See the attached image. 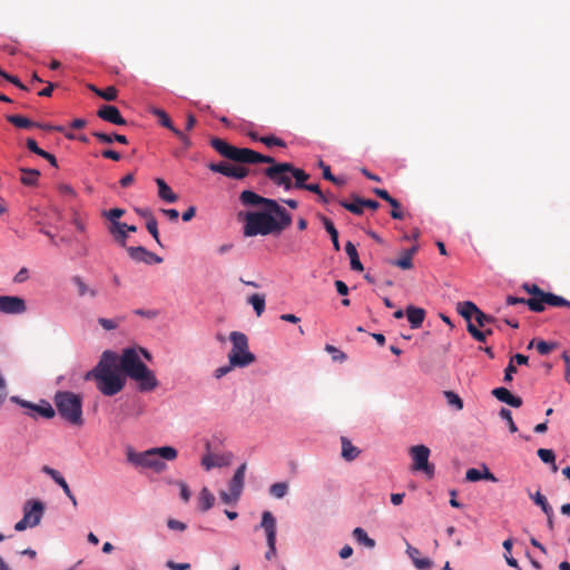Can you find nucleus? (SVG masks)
I'll return each mask as SVG.
<instances>
[{
  "mask_svg": "<svg viewBox=\"0 0 570 570\" xmlns=\"http://www.w3.org/2000/svg\"><path fill=\"white\" fill-rule=\"evenodd\" d=\"M127 460L131 464L141 468L151 469L156 473H160L166 469V463L161 461L176 460L178 452L173 446L151 448L144 452H136L131 448L127 449Z\"/></svg>",
  "mask_w": 570,
  "mask_h": 570,
  "instance_id": "obj_3",
  "label": "nucleus"
},
{
  "mask_svg": "<svg viewBox=\"0 0 570 570\" xmlns=\"http://www.w3.org/2000/svg\"><path fill=\"white\" fill-rule=\"evenodd\" d=\"M127 253L131 259L138 263H145L148 265L159 264L163 262V258L151 252H149L144 246H130L127 248Z\"/></svg>",
  "mask_w": 570,
  "mask_h": 570,
  "instance_id": "obj_16",
  "label": "nucleus"
},
{
  "mask_svg": "<svg viewBox=\"0 0 570 570\" xmlns=\"http://www.w3.org/2000/svg\"><path fill=\"white\" fill-rule=\"evenodd\" d=\"M72 282L78 287V294L80 296L90 295L91 297H95L97 295V291L89 288L80 276H75Z\"/></svg>",
  "mask_w": 570,
  "mask_h": 570,
  "instance_id": "obj_39",
  "label": "nucleus"
},
{
  "mask_svg": "<svg viewBox=\"0 0 570 570\" xmlns=\"http://www.w3.org/2000/svg\"><path fill=\"white\" fill-rule=\"evenodd\" d=\"M155 181L158 186V196L163 200L167 203H175L178 199V196L171 190L164 179L156 178Z\"/></svg>",
  "mask_w": 570,
  "mask_h": 570,
  "instance_id": "obj_24",
  "label": "nucleus"
},
{
  "mask_svg": "<svg viewBox=\"0 0 570 570\" xmlns=\"http://www.w3.org/2000/svg\"><path fill=\"white\" fill-rule=\"evenodd\" d=\"M131 380L138 383V389L141 392H149L155 390L158 386V380L156 379L154 372L145 365L137 373L131 375Z\"/></svg>",
  "mask_w": 570,
  "mask_h": 570,
  "instance_id": "obj_14",
  "label": "nucleus"
},
{
  "mask_svg": "<svg viewBox=\"0 0 570 570\" xmlns=\"http://www.w3.org/2000/svg\"><path fill=\"white\" fill-rule=\"evenodd\" d=\"M41 471H42L43 473H46L47 475H49V476H50V478H51L56 483H57L58 481H60V480L63 478V476L59 473V471H57V470H55V469H52V468H50V466H48V465H43V466L41 468Z\"/></svg>",
  "mask_w": 570,
  "mask_h": 570,
  "instance_id": "obj_54",
  "label": "nucleus"
},
{
  "mask_svg": "<svg viewBox=\"0 0 570 570\" xmlns=\"http://www.w3.org/2000/svg\"><path fill=\"white\" fill-rule=\"evenodd\" d=\"M248 304H250L257 316H261L265 311V295L264 294H253L247 299Z\"/></svg>",
  "mask_w": 570,
  "mask_h": 570,
  "instance_id": "obj_34",
  "label": "nucleus"
},
{
  "mask_svg": "<svg viewBox=\"0 0 570 570\" xmlns=\"http://www.w3.org/2000/svg\"><path fill=\"white\" fill-rule=\"evenodd\" d=\"M234 367H238V365H232L229 363V365H225V366H220V367H217L214 372V376L219 380L222 379L223 376H225L226 374H228Z\"/></svg>",
  "mask_w": 570,
  "mask_h": 570,
  "instance_id": "obj_55",
  "label": "nucleus"
},
{
  "mask_svg": "<svg viewBox=\"0 0 570 570\" xmlns=\"http://www.w3.org/2000/svg\"><path fill=\"white\" fill-rule=\"evenodd\" d=\"M27 311L26 301L19 296L0 295V312L22 314Z\"/></svg>",
  "mask_w": 570,
  "mask_h": 570,
  "instance_id": "obj_15",
  "label": "nucleus"
},
{
  "mask_svg": "<svg viewBox=\"0 0 570 570\" xmlns=\"http://www.w3.org/2000/svg\"><path fill=\"white\" fill-rule=\"evenodd\" d=\"M246 468V463L240 464L229 482V491L234 494V498H239L243 492Z\"/></svg>",
  "mask_w": 570,
  "mask_h": 570,
  "instance_id": "obj_20",
  "label": "nucleus"
},
{
  "mask_svg": "<svg viewBox=\"0 0 570 570\" xmlns=\"http://www.w3.org/2000/svg\"><path fill=\"white\" fill-rule=\"evenodd\" d=\"M26 146L30 151L35 153L38 156L42 155L43 153V149L39 148L36 140L32 138L27 139Z\"/></svg>",
  "mask_w": 570,
  "mask_h": 570,
  "instance_id": "obj_60",
  "label": "nucleus"
},
{
  "mask_svg": "<svg viewBox=\"0 0 570 570\" xmlns=\"http://www.w3.org/2000/svg\"><path fill=\"white\" fill-rule=\"evenodd\" d=\"M325 351L332 354L333 361L344 362L347 358L344 352L333 345L327 344Z\"/></svg>",
  "mask_w": 570,
  "mask_h": 570,
  "instance_id": "obj_49",
  "label": "nucleus"
},
{
  "mask_svg": "<svg viewBox=\"0 0 570 570\" xmlns=\"http://www.w3.org/2000/svg\"><path fill=\"white\" fill-rule=\"evenodd\" d=\"M43 503L39 500L27 501L23 507V518L30 524V528L38 525L43 514Z\"/></svg>",
  "mask_w": 570,
  "mask_h": 570,
  "instance_id": "obj_17",
  "label": "nucleus"
},
{
  "mask_svg": "<svg viewBox=\"0 0 570 570\" xmlns=\"http://www.w3.org/2000/svg\"><path fill=\"white\" fill-rule=\"evenodd\" d=\"M522 288L531 295V297L527 299V306L532 312H543L546 305L570 308V301L553 293L543 292L537 284L524 283Z\"/></svg>",
  "mask_w": 570,
  "mask_h": 570,
  "instance_id": "obj_5",
  "label": "nucleus"
},
{
  "mask_svg": "<svg viewBox=\"0 0 570 570\" xmlns=\"http://www.w3.org/2000/svg\"><path fill=\"white\" fill-rule=\"evenodd\" d=\"M92 136L102 144H111L114 141V135H108L101 131H94Z\"/></svg>",
  "mask_w": 570,
  "mask_h": 570,
  "instance_id": "obj_58",
  "label": "nucleus"
},
{
  "mask_svg": "<svg viewBox=\"0 0 570 570\" xmlns=\"http://www.w3.org/2000/svg\"><path fill=\"white\" fill-rule=\"evenodd\" d=\"M291 170V163H279L267 167L264 174L275 185L283 186L286 190H289L293 187Z\"/></svg>",
  "mask_w": 570,
  "mask_h": 570,
  "instance_id": "obj_8",
  "label": "nucleus"
},
{
  "mask_svg": "<svg viewBox=\"0 0 570 570\" xmlns=\"http://www.w3.org/2000/svg\"><path fill=\"white\" fill-rule=\"evenodd\" d=\"M321 220H322V224H323L325 230L331 236L334 249L335 250H340L338 232L335 228L333 222L330 218L325 217V216H322Z\"/></svg>",
  "mask_w": 570,
  "mask_h": 570,
  "instance_id": "obj_28",
  "label": "nucleus"
},
{
  "mask_svg": "<svg viewBox=\"0 0 570 570\" xmlns=\"http://www.w3.org/2000/svg\"><path fill=\"white\" fill-rule=\"evenodd\" d=\"M88 88L95 92L98 97L107 100V101H114L117 98V89L114 86H109L105 89H99L94 85H89Z\"/></svg>",
  "mask_w": 570,
  "mask_h": 570,
  "instance_id": "obj_29",
  "label": "nucleus"
},
{
  "mask_svg": "<svg viewBox=\"0 0 570 570\" xmlns=\"http://www.w3.org/2000/svg\"><path fill=\"white\" fill-rule=\"evenodd\" d=\"M391 265L400 267L401 269H411L413 267L412 258L402 252L401 257L390 262Z\"/></svg>",
  "mask_w": 570,
  "mask_h": 570,
  "instance_id": "obj_42",
  "label": "nucleus"
},
{
  "mask_svg": "<svg viewBox=\"0 0 570 570\" xmlns=\"http://www.w3.org/2000/svg\"><path fill=\"white\" fill-rule=\"evenodd\" d=\"M153 114L158 118L160 125L169 129L171 132L177 129L165 110L155 108Z\"/></svg>",
  "mask_w": 570,
  "mask_h": 570,
  "instance_id": "obj_37",
  "label": "nucleus"
},
{
  "mask_svg": "<svg viewBox=\"0 0 570 570\" xmlns=\"http://www.w3.org/2000/svg\"><path fill=\"white\" fill-rule=\"evenodd\" d=\"M413 460L412 469L424 472L429 478L434 475V465L429 463L430 449L423 444L413 445L409 450Z\"/></svg>",
  "mask_w": 570,
  "mask_h": 570,
  "instance_id": "obj_9",
  "label": "nucleus"
},
{
  "mask_svg": "<svg viewBox=\"0 0 570 570\" xmlns=\"http://www.w3.org/2000/svg\"><path fill=\"white\" fill-rule=\"evenodd\" d=\"M493 396H495L499 401L504 402L513 407H520L522 405V399L520 396L513 395L505 387H497L492 391Z\"/></svg>",
  "mask_w": 570,
  "mask_h": 570,
  "instance_id": "obj_21",
  "label": "nucleus"
},
{
  "mask_svg": "<svg viewBox=\"0 0 570 570\" xmlns=\"http://www.w3.org/2000/svg\"><path fill=\"white\" fill-rule=\"evenodd\" d=\"M213 173L222 174L229 178L243 179L249 174V169L244 166H235L227 163H210L207 165Z\"/></svg>",
  "mask_w": 570,
  "mask_h": 570,
  "instance_id": "obj_13",
  "label": "nucleus"
},
{
  "mask_svg": "<svg viewBox=\"0 0 570 570\" xmlns=\"http://www.w3.org/2000/svg\"><path fill=\"white\" fill-rule=\"evenodd\" d=\"M288 484L286 482H277L271 485L269 493L276 499H282L287 494Z\"/></svg>",
  "mask_w": 570,
  "mask_h": 570,
  "instance_id": "obj_40",
  "label": "nucleus"
},
{
  "mask_svg": "<svg viewBox=\"0 0 570 570\" xmlns=\"http://www.w3.org/2000/svg\"><path fill=\"white\" fill-rule=\"evenodd\" d=\"M261 527L264 529L268 550L265 553L267 560H272L276 557V519L269 511H264L262 514Z\"/></svg>",
  "mask_w": 570,
  "mask_h": 570,
  "instance_id": "obj_11",
  "label": "nucleus"
},
{
  "mask_svg": "<svg viewBox=\"0 0 570 570\" xmlns=\"http://www.w3.org/2000/svg\"><path fill=\"white\" fill-rule=\"evenodd\" d=\"M345 252L350 258L351 268L356 272H362L364 267L360 261L357 249L352 242L345 244Z\"/></svg>",
  "mask_w": 570,
  "mask_h": 570,
  "instance_id": "obj_25",
  "label": "nucleus"
},
{
  "mask_svg": "<svg viewBox=\"0 0 570 570\" xmlns=\"http://www.w3.org/2000/svg\"><path fill=\"white\" fill-rule=\"evenodd\" d=\"M481 473L482 472L478 469H469L465 473V479L470 482H476L479 480H482Z\"/></svg>",
  "mask_w": 570,
  "mask_h": 570,
  "instance_id": "obj_56",
  "label": "nucleus"
},
{
  "mask_svg": "<svg viewBox=\"0 0 570 570\" xmlns=\"http://www.w3.org/2000/svg\"><path fill=\"white\" fill-rule=\"evenodd\" d=\"M341 443H342V458L344 460L353 461L360 455L361 451L356 446H354L347 438L342 436Z\"/></svg>",
  "mask_w": 570,
  "mask_h": 570,
  "instance_id": "obj_27",
  "label": "nucleus"
},
{
  "mask_svg": "<svg viewBox=\"0 0 570 570\" xmlns=\"http://www.w3.org/2000/svg\"><path fill=\"white\" fill-rule=\"evenodd\" d=\"M146 228L150 233V235L154 237V239L157 242V244L159 246H163L160 238H159L158 224H157L156 218L147 220Z\"/></svg>",
  "mask_w": 570,
  "mask_h": 570,
  "instance_id": "obj_47",
  "label": "nucleus"
},
{
  "mask_svg": "<svg viewBox=\"0 0 570 570\" xmlns=\"http://www.w3.org/2000/svg\"><path fill=\"white\" fill-rule=\"evenodd\" d=\"M556 344L553 343H548L546 341H539L537 342L535 344V347H537V351L539 354L541 355H547L549 354L553 348H554Z\"/></svg>",
  "mask_w": 570,
  "mask_h": 570,
  "instance_id": "obj_51",
  "label": "nucleus"
},
{
  "mask_svg": "<svg viewBox=\"0 0 570 570\" xmlns=\"http://www.w3.org/2000/svg\"><path fill=\"white\" fill-rule=\"evenodd\" d=\"M244 220V235L246 237L279 234L292 224L291 215L282 206H279V212L267 209L248 212L245 214Z\"/></svg>",
  "mask_w": 570,
  "mask_h": 570,
  "instance_id": "obj_2",
  "label": "nucleus"
},
{
  "mask_svg": "<svg viewBox=\"0 0 570 570\" xmlns=\"http://www.w3.org/2000/svg\"><path fill=\"white\" fill-rule=\"evenodd\" d=\"M178 485L180 488V497L184 500V502H188L190 499V491L187 487V484L183 481L178 482Z\"/></svg>",
  "mask_w": 570,
  "mask_h": 570,
  "instance_id": "obj_62",
  "label": "nucleus"
},
{
  "mask_svg": "<svg viewBox=\"0 0 570 570\" xmlns=\"http://www.w3.org/2000/svg\"><path fill=\"white\" fill-rule=\"evenodd\" d=\"M124 317H117V318H105L100 317L98 318V323L101 325V327L106 331L115 330L119 326V324L124 321Z\"/></svg>",
  "mask_w": 570,
  "mask_h": 570,
  "instance_id": "obj_43",
  "label": "nucleus"
},
{
  "mask_svg": "<svg viewBox=\"0 0 570 570\" xmlns=\"http://www.w3.org/2000/svg\"><path fill=\"white\" fill-rule=\"evenodd\" d=\"M233 348L228 354V361L232 365H238V367H245L254 363L256 357L248 351V338L242 332H232L229 334Z\"/></svg>",
  "mask_w": 570,
  "mask_h": 570,
  "instance_id": "obj_7",
  "label": "nucleus"
},
{
  "mask_svg": "<svg viewBox=\"0 0 570 570\" xmlns=\"http://www.w3.org/2000/svg\"><path fill=\"white\" fill-rule=\"evenodd\" d=\"M353 202L347 200H340V205L345 208L346 210L355 214V215H362L363 214V204H360V202H363V198L353 195L352 196Z\"/></svg>",
  "mask_w": 570,
  "mask_h": 570,
  "instance_id": "obj_30",
  "label": "nucleus"
},
{
  "mask_svg": "<svg viewBox=\"0 0 570 570\" xmlns=\"http://www.w3.org/2000/svg\"><path fill=\"white\" fill-rule=\"evenodd\" d=\"M406 553L419 570H430L432 568V560L429 558H421V552L417 548L407 544Z\"/></svg>",
  "mask_w": 570,
  "mask_h": 570,
  "instance_id": "obj_22",
  "label": "nucleus"
},
{
  "mask_svg": "<svg viewBox=\"0 0 570 570\" xmlns=\"http://www.w3.org/2000/svg\"><path fill=\"white\" fill-rule=\"evenodd\" d=\"M538 456L541 459L542 462L551 464L552 471L556 472L558 470V466L556 465V454L550 449H539L538 450Z\"/></svg>",
  "mask_w": 570,
  "mask_h": 570,
  "instance_id": "obj_38",
  "label": "nucleus"
},
{
  "mask_svg": "<svg viewBox=\"0 0 570 570\" xmlns=\"http://www.w3.org/2000/svg\"><path fill=\"white\" fill-rule=\"evenodd\" d=\"M478 307L474 303L472 302H461L458 304V312L460 313V315H462L468 322L471 321L472 317H474V315L476 314L478 312Z\"/></svg>",
  "mask_w": 570,
  "mask_h": 570,
  "instance_id": "obj_32",
  "label": "nucleus"
},
{
  "mask_svg": "<svg viewBox=\"0 0 570 570\" xmlns=\"http://www.w3.org/2000/svg\"><path fill=\"white\" fill-rule=\"evenodd\" d=\"M474 318L478 325L481 327L485 326V324L494 322V318L492 316L484 314L481 309H478L476 314L474 315Z\"/></svg>",
  "mask_w": 570,
  "mask_h": 570,
  "instance_id": "obj_50",
  "label": "nucleus"
},
{
  "mask_svg": "<svg viewBox=\"0 0 570 570\" xmlns=\"http://www.w3.org/2000/svg\"><path fill=\"white\" fill-rule=\"evenodd\" d=\"M291 176L295 179V184L293 186L299 189H304V186L307 185L306 180L309 178L308 174H306L303 169L294 167L293 165Z\"/></svg>",
  "mask_w": 570,
  "mask_h": 570,
  "instance_id": "obj_35",
  "label": "nucleus"
},
{
  "mask_svg": "<svg viewBox=\"0 0 570 570\" xmlns=\"http://www.w3.org/2000/svg\"><path fill=\"white\" fill-rule=\"evenodd\" d=\"M517 373V365L512 364V362H509L508 366L504 370V377L503 381L505 383H511L513 380V374Z\"/></svg>",
  "mask_w": 570,
  "mask_h": 570,
  "instance_id": "obj_53",
  "label": "nucleus"
},
{
  "mask_svg": "<svg viewBox=\"0 0 570 570\" xmlns=\"http://www.w3.org/2000/svg\"><path fill=\"white\" fill-rule=\"evenodd\" d=\"M11 402L20 405L21 407L28 409L31 412H28L27 414L33 419H36L38 415L43 419H52L56 415V411L52 407V405L46 401L40 400L39 403H32L26 400L20 399L19 396H11Z\"/></svg>",
  "mask_w": 570,
  "mask_h": 570,
  "instance_id": "obj_10",
  "label": "nucleus"
},
{
  "mask_svg": "<svg viewBox=\"0 0 570 570\" xmlns=\"http://www.w3.org/2000/svg\"><path fill=\"white\" fill-rule=\"evenodd\" d=\"M7 120L10 124H12L13 126H16L18 128H23V129H28V128H31V127H35V126H39L38 122H33L30 119H28V118H26L23 116H20V115L7 116Z\"/></svg>",
  "mask_w": 570,
  "mask_h": 570,
  "instance_id": "obj_33",
  "label": "nucleus"
},
{
  "mask_svg": "<svg viewBox=\"0 0 570 570\" xmlns=\"http://www.w3.org/2000/svg\"><path fill=\"white\" fill-rule=\"evenodd\" d=\"M353 535L358 543L371 549L375 547V541L367 535L364 529L355 528Z\"/></svg>",
  "mask_w": 570,
  "mask_h": 570,
  "instance_id": "obj_36",
  "label": "nucleus"
},
{
  "mask_svg": "<svg viewBox=\"0 0 570 570\" xmlns=\"http://www.w3.org/2000/svg\"><path fill=\"white\" fill-rule=\"evenodd\" d=\"M500 417L505 420L508 425H509V430L511 433H515L518 431V428L512 419V413L510 410L505 409V407H502L500 410V413H499Z\"/></svg>",
  "mask_w": 570,
  "mask_h": 570,
  "instance_id": "obj_46",
  "label": "nucleus"
},
{
  "mask_svg": "<svg viewBox=\"0 0 570 570\" xmlns=\"http://www.w3.org/2000/svg\"><path fill=\"white\" fill-rule=\"evenodd\" d=\"M21 177L20 181L24 186H37L40 177V171L33 168H20Z\"/></svg>",
  "mask_w": 570,
  "mask_h": 570,
  "instance_id": "obj_26",
  "label": "nucleus"
},
{
  "mask_svg": "<svg viewBox=\"0 0 570 570\" xmlns=\"http://www.w3.org/2000/svg\"><path fill=\"white\" fill-rule=\"evenodd\" d=\"M528 356L523 355V354H515L513 355L509 362H512V364H517V365H525L528 364Z\"/></svg>",
  "mask_w": 570,
  "mask_h": 570,
  "instance_id": "obj_63",
  "label": "nucleus"
},
{
  "mask_svg": "<svg viewBox=\"0 0 570 570\" xmlns=\"http://www.w3.org/2000/svg\"><path fill=\"white\" fill-rule=\"evenodd\" d=\"M97 116L100 119L108 121L112 125H118V126L127 125L126 119L121 116L119 109L116 106L102 105L98 109Z\"/></svg>",
  "mask_w": 570,
  "mask_h": 570,
  "instance_id": "obj_18",
  "label": "nucleus"
},
{
  "mask_svg": "<svg viewBox=\"0 0 570 570\" xmlns=\"http://www.w3.org/2000/svg\"><path fill=\"white\" fill-rule=\"evenodd\" d=\"M531 498L533 499L534 503L542 509L544 514H549V512H551V505L548 503L546 497L542 495L540 492H537L534 495H531Z\"/></svg>",
  "mask_w": 570,
  "mask_h": 570,
  "instance_id": "obj_44",
  "label": "nucleus"
},
{
  "mask_svg": "<svg viewBox=\"0 0 570 570\" xmlns=\"http://www.w3.org/2000/svg\"><path fill=\"white\" fill-rule=\"evenodd\" d=\"M239 200L245 206H264L267 210H278L279 212V204L271 198H265L259 196L258 194L252 191V190H244L240 193Z\"/></svg>",
  "mask_w": 570,
  "mask_h": 570,
  "instance_id": "obj_12",
  "label": "nucleus"
},
{
  "mask_svg": "<svg viewBox=\"0 0 570 570\" xmlns=\"http://www.w3.org/2000/svg\"><path fill=\"white\" fill-rule=\"evenodd\" d=\"M183 144L185 149L190 148L191 140L178 128L173 132Z\"/></svg>",
  "mask_w": 570,
  "mask_h": 570,
  "instance_id": "obj_57",
  "label": "nucleus"
},
{
  "mask_svg": "<svg viewBox=\"0 0 570 570\" xmlns=\"http://www.w3.org/2000/svg\"><path fill=\"white\" fill-rule=\"evenodd\" d=\"M116 242L119 243L120 246L125 247L126 246V239H127V233L126 232H122V230H118V232H109Z\"/></svg>",
  "mask_w": 570,
  "mask_h": 570,
  "instance_id": "obj_61",
  "label": "nucleus"
},
{
  "mask_svg": "<svg viewBox=\"0 0 570 570\" xmlns=\"http://www.w3.org/2000/svg\"><path fill=\"white\" fill-rule=\"evenodd\" d=\"M232 460H233L232 453H224V454L208 453L203 456L202 465L205 468V470L209 471L213 468L227 466L232 463Z\"/></svg>",
  "mask_w": 570,
  "mask_h": 570,
  "instance_id": "obj_19",
  "label": "nucleus"
},
{
  "mask_svg": "<svg viewBox=\"0 0 570 570\" xmlns=\"http://www.w3.org/2000/svg\"><path fill=\"white\" fill-rule=\"evenodd\" d=\"M259 141H262L267 147H273V146L285 147L286 146V142L283 139L277 138L273 135L264 136V137L259 138Z\"/></svg>",
  "mask_w": 570,
  "mask_h": 570,
  "instance_id": "obj_48",
  "label": "nucleus"
},
{
  "mask_svg": "<svg viewBox=\"0 0 570 570\" xmlns=\"http://www.w3.org/2000/svg\"><path fill=\"white\" fill-rule=\"evenodd\" d=\"M53 403L59 415L75 426H82V397L69 391H58L53 396Z\"/></svg>",
  "mask_w": 570,
  "mask_h": 570,
  "instance_id": "obj_4",
  "label": "nucleus"
},
{
  "mask_svg": "<svg viewBox=\"0 0 570 570\" xmlns=\"http://www.w3.org/2000/svg\"><path fill=\"white\" fill-rule=\"evenodd\" d=\"M124 214L125 210L121 208H112L104 213V215L110 220L111 224H114V222H118L117 219L120 218Z\"/></svg>",
  "mask_w": 570,
  "mask_h": 570,
  "instance_id": "obj_52",
  "label": "nucleus"
},
{
  "mask_svg": "<svg viewBox=\"0 0 570 570\" xmlns=\"http://www.w3.org/2000/svg\"><path fill=\"white\" fill-rule=\"evenodd\" d=\"M198 501L200 510L205 512L214 505L215 497L207 488H203L199 493Z\"/></svg>",
  "mask_w": 570,
  "mask_h": 570,
  "instance_id": "obj_31",
  "label": "nucleus"
},
{
  "mask_svg": "<svg viewBox=\"0 0 570 570\" xmlns=\"http://www.w3.org/2000/svg\"><path fill=\"white\" fill-rule=\"evenodd\" d=\"M406 317L412 328H419L425 318V311L421 307L410 305L406 307Z\"/></svg>",
  "mask_w": 570,
  "mask_h": 570,
  "instance_id": "obj_23",
  "label": "nucleus"
},
{
  "mask_svg": "<svg viewBox=\"0 0 570 570\" xmlns=\"http://www.w3.org/2000/svg\"><path fill=\"white\" fill-rule=\"evenodd\" d=\"M166 566L171 570H187L190 568L189 563H176L171 560L167 561Z\"/></svg>",
  "mask_w": 570,
  "mask_h": 570,
  "instance_id": "obj_64",
  "label": "nucleus"
},
{
  "mask_svg": "<svg viewBox=\"0 0 570 570\" xmlns=\"http://www.w3.org/2000/svg\"><path fill=\"white\" fill-rule=\"evenodd\" d=\"M146 364L134 347L122 350L121 355L105 351L96 366L86 373V381H94L97 390L105 396L118 394L126 385V376L131 377Z\"/></svg>",
  "mask_w": 570,
  "mask_h": 570,
  "instance_id": "obj_1",
  "label": "nucleus"
},
{
  "mask_svg": "<svg viewBox=\"0 0 570 570\" xmlns=\"http://www.w3.org/2000/svg\"><path fill=\"white\" fill-rule=\"evenodd\" d=\"M444 396L446 399L448 404L454 407L456 411H461L463 409L462 399L453 391H445Z\"/></svg>",
  "mask_w": 570,
  "mask_h": 570,
  "instance_id": "obj_41",
  "label": "nucleus"
},
{
  "mask_svg": "<svg viewBox=\"0 0 570 570\" xmlns=\"http://www.w3.org/2000/svg\"><path fill=\"white\" fill-rule=\"evenodd\" d=\"M373 193L380 197L381 199L387 202L391 207L396 208L397 207V199L393 198L387 190L382 188H374Z\"/></svg>",
  "mask_w": 570,
  "mask_h": 570,
  "instance_id": "obj_45",
  "label": "nucleus"
},
{
  "mask_svg": "<svg viewBox=\"0 0 570 570\" xmlns=\"http://www.w3.org/2000/svg\"><path fill=\"white\" fill-rule=\"evenodd\" d=\"M167 525L170 530H177V531H184L187 528V525L184 522L178 521L176 519H169L167 521Z\"/></svg>",
  "mask_w": 570,
  "mask_h": 570,
  "instance_id": "obj_59",
  "label": "nucleus"
},
{
  "mask_svg": "<svg viewBox=\"0 0 570 570\" xmlns=\"http://www.w3.org/2000/svg\"><path fill=\"white\" fill-rule=\"evenodd\" d=\"M210 146L223 157L240 163L256 164L257 151L249 148H237L227 141L214 137L210 139Z\"/></svg>",
  "mask_w": 570,
  "mask_h": 570,
  "instance_id": "obj_6",
  "label": "nucleus"
}]
</instances>
